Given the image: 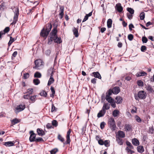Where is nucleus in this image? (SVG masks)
I'll return each instance as SVG.
<instances>
[{"label":"nucleus","mask_w":154,"mask_h":154,"mask_svg":"<svg viewBox=\"0 0 154 154\" xmlns=\"http://www.w3.org/2000/svg\"><path fill=\"white\" fill-rule=\"evenodd\" d=\"M52 27V26L51 24H47L46 25L45 29L44 28L42 30L40 33L41 35L46 38L48 35L49 32L51 31Z\"/></svg>","instance_id":"obj_1"},{"label":"nucleus","mask_w":154,"mask_h":154,"mask_svg":"<svg viewBox=\"0 0 154 154\" xmlns=\"http://www.w3.org/2000/svg\"><path fill=\"white\" fill-rule=\"evenodd\" d=\"M57 32V30L56 28H54L52 30L51 32L50 33L51 36L50 38L48 40V44H51L54 38L56 37Z\"/></svg>","instance_id":"obj_2"},{"label":"nucleus","mask_w":154,"mask_h":154,"mask_svg":"<svg viewBox=\"0 0 154 154\" xmlns=\"http://www.w3.org/2000/svg\"><path fill=\"white\" fill-rule=\"evenodd\" d=\"M19 14V9L18 8H16L14 10L13 21L11 24V25H13L16 23L18 20V17Z\"/></svg>","instance_id":"obj_3"},{"label":"nucleus","mask_w":154,"mask_h":154,"mask_svg":"<svg viewBox=\"0 0 154 154\" xmlns=\"http://www.w3.org/2000/svg\"><path fill=\"white\" fill-rule=\"evenodd\" d=\"M109 125L110 128L112 131H115L116 129V126L115 123L114 119L112 118L109 119Z\"/></svg>","instance_id":"obj_4"},{"label":"nucleus","mask_w":154,"mask_h":154,"mask_svg":"<svg viewBox=\"0 0 154 154\" xmlns=\"http://www.w3.org/2000/svg\"><path fill=\"white\" fill-rule=\"evenodd\" d=\"M35 66L33 67V68L37 69H40L39 67L43 65L42 61L40 59L37 60H35Z\"/></svg>","instance_id":"obj_5"},{"label":"nucleus","mask_w":154,"mask_h":154,"mask_svg":"<svg viewBox=\"0 0 154 154\" xmlns=\"http://www.w3.org/2000/svg\"><path fill=\"white\" fill-rule=\"evenodd\" d=\"M137 96L139 98L143 99L146 97V94L144 91H141L138 92Z\"/></svg>","instance_id":"obj_6"},{"label":"nucleus","mask_w":154,"mask_h":154,"mask_svg":"<svg viewBox=\"0 0 154 154\" xmlns=\"http://www.w3.org/2000/svg\"><path fill=\"white\" fill-rule=\"evenodd\" d=\"M30 134V136L29 137V140L30 142L35 141L36 140V134H35L33 131H31L29 132Z\"/></svg>","instance_id":"obj_7"},{"label":"nucleus","mask_w":154,"mask_h":154,"mask_svg":"<svg viewBox=\"0 0 154 154\" xmlns=\"http://www.w3.org/2000/svg\"><path fill=\"white\" fill-rule=\"evenodd\" d=\"M33 92V89L32 88H29L27 90V93L28 94L25 95L23 96V98L25 99H30V97L29 95H28V94H32Z\"/></svg>","instance_id":"obj_8"},{"label":"nucleus","mask_w":154,"mask_h":154,"mask_svg":"<svg viewBox=\"0 0 154 154\" xmlns=\"http://www.w3.org/2000/svg\"><path fill=\"white\" fill-rule=\"evenodd\" d=\"M25 108V106L24 105H20L18 106L16 108V110L15 112L16 113L23 111Z\"/></svg>","instance_id":"obj_9"},{"label":"nucleus","mask_w":154,"mask_h":154,"mask_svg":"<svg viewBox=\"0 0 154 154\" xmlns=\"http://www.w3.org/2000/svg\"><path fill=\"white\" fill-rule=\"evenodd\" d=\"M115 8L119 12H122L123 9V8L121 4L120 3L116 4L115 6Z\"/></svg>","instance_id":"obj_10"},{"label":"nucleus","mask_w":154,"mask_h":154,"mask_svg":"<svg viewBox=\"0 0 154 154\" xmlns=\"http://www.w3.org/2000/svg\"><path fill=\"white\" fill-rule=\"evenodd\" d=\"M71 130L69 129L67 133L66 136V138L67 139L66 141V144H69L70 142V134L71 133Z\"/></svg>","instance_id":"obj_11"},{"label":"nucleus","mask_w":154,"mask_h":154,"mask_svg":"<svg viewBox=\"0 0 154 154\" xmlns=\"http://www.w3.org/2000/svg\"><path fill=\"white\" fill-rule=\"evenodd\" d=\"M37 132L39 136H42L45 134V132L41 128H38L37 129Z\"/></svg>","instance_id":"obj_12"},{"label":"nucleus","mask_w":154,"mask_h":154,"mask_svg":"<svg viewBox=\"0 0 154 154\" xmlns=\"http://www.w3.org/2000/svg\"><path fill=\"white\" fill-rule=\"evenodd\" d=\"M118 137H119L120 138H124L125 137V134L124 132L121 131H119L118 132Z\"/></svg>","instance_id":"obj_13"},{"label":"nucleus","mask_w":154,"mask_h":154,"mask_svg":"<svg viewBox=\"0 0 154 154\" xmlns=\"http://www.w3.org/2000/svg\"><path fill=\"white\" fill-rule=\"evenodd\" d=\"M106 112V111H104L101 109L98 113L97 115V117L98 118L103 116Z\"/></svg>","instance_id":"obj_14"},{"label":"nucleus","mask_w":154,"mask_h":154,"mask_svg":"<svg viewBox=\"0 0 154 154\" xmlns=\"http://www.w3.org/2000/svg\"><path fill=\"white\" fill-rule=\"evenodd\" d=\"M112 90L113 91V93L115 94L119 93L120 91L119 87H113Z\"/></svg>","instance_id":"obj_15"},{"label":"nucleus","mask_w":154,"mask_h":154,"mask_svg":"<svg viewBox=\"0 0 154 154\" xmlns=\"http://www.w3.org/2000/svg\"><path fill=\"white\" fill-rule=\"evenodd\" d=\"M116 102L117 104H120L122 102V98L120 96H117L115 98Z\"/></svg>","instance_id":"obj_16"},{"label":"nucleus","mask_w":154,"mask_h":154,"mask_svg":"<svg viewBox=\"0 0 154 154\" xmlns=\"http://www.w3.org/2000/svg\"><path fill=\"white\" fill-rule=\"evenodd\" d=\"M110 108V105L108 103H104L102 109L104 111L109 109Z\"/></svg>","instance_id":"obj_17"},{"label":"nucleus","mask_w":154,"mask_h":154,"mask_svg":"<svg viewBox=\"0 0 154 154\" xmlns=\"http://www.w3.org/2000/svg\"><path fill=\"white\" fill-rule=\"evenodd\" d=\"M147 75V73L143 71L137 72L136 74L137 77L144 76Z\"/></svg>","instance_id":"obj_18"},{"label":"nucleus","mask_w":154,"mask_h":154,"mask_svg":"<svg viewBox=\"0 0 154 154\" xmlns=\"http://www.w3.org/2000/svg\"><path fill=\"white\" fill-rule=\"evenodd\" d=\"M93 76L95 77L101 79V77L99 73L98 72H94L92 73Z\"/></svg>","instance_id":"obj_19"},{"label":"nucleus","mask_w":154,"mask_h":154,"mask_svg":"<svg viewBox=\"0 0 154 154\" xmlns=\"http://www.w3.org/2000/svg\"><path fill=\"white\" fill-rule=\"evenodd\" d=\"M116 141L118 143L119 145H122L123 144V140L121 138L119 137H116Z\"/></svg>","instance_id":"obj_20"},{"label":"nucleus","mask_w":154,"mask_h":154,"mask_svg":"<svg viewBox=\"0 0 154 154\" xmlns=\"http://www.w3.org/2000/svg\"><path fill=\"white\" fill-rule=\"evenodd\" d=\"M14 143L15 142L13 141H8L5 142L4 145L7 146H12L14 145Z\"/></svg>","instance_id":"obj_21"},{"label":"nucleus","mask_w":154,"mask_h":154,"mask_svg":"<svg viewBox=\"0 0 154 154\" xmlns=\"http://www.w3.org/2000/svg\"><path fill=\"white\" fill-rule=\"evenodd\" d=\"M132 144L135 146H137L139 144V140L136 138H134L132 140Z\"/></svg>","instance_id":"obj_22"},{"label":"nucleus","mask_w":154,"mask_h":154,"mask_svg":"<svg viewBox=\"0 0 154 154\" xmlns=\"http://www.w3.org/2000/svg\"><path fill=\"white\" fill-rule=\"evenodd\" d=\"M54 42L58 44H60L62 42V40L61 38L58 37L57 35L56 37H55L54 39Z\"/></svg>","instance_id":"obj_23"},{"label":"nucleus","mask_w":154,"mask_h":154,"mask_svg":"<svg viewBox=\"0 0 154 154\" xmlns=\"http://www.w3.org/2000/svg\"><path fill=\"white\" fill-rule=\"evenodd\" d=\"M125 131H130L132 130V127L129 124H126L125 125Z\"/></svg>","instance_id":"obj_24"},{"label":"nucleus","mask_w":154,"mask_h":154,"mask_svg":"<svg viewBox=\"0 0 154 154\" xmlns=\"http://www.w3.org/2000/svg\"><path fill=\"white\" fill-rule=\"evenodd\" d=\"M54 80L53 77V76H52V75H51L50 78L49 80L48 83V86H50L51 84L54 82Z\"/></svg>","instance_id":"obj_25"},{"label":"nucleus","mask_w":154,"mask_h":154,"mask_svg":"<svg viewBox=\"0 0 154 154\" xmlns=\"http://www.w3.org/2000/svg\"><path fill=\"white\" fill-rule=\"evenodd\" d=\"M106 99L109 103L112 102V101H114V99H112L110 96L109 95H106Z\"/></svg>","instance_id":"obj_26"},{"label":"nucleus","mask_w":154,"mask_h":154,"mask_svg":"<svg viewBox=\"0 0 154 154\" xmlns=\"http://www.w3.org/2000/svg\"><path fill=\"white\" fill-rule=\"evenodd\" d=\"M60 12L59 15L60 16V18H62L63 15L64 7H60Z\"/></svg>","instance_id":"obj_27"},{"label":"nucleus","mask_w":154,"mask_h":154,"mask_svg":"<svg viewBox=\"0 0 154 154\" xmlns=\"http://www.w3.org/2000/svg\"><path fill=\"white\" fill-rule=\"evenodd\" d=\"M39 94L41 96L45 97H46L47 95V92L44 90H42Z\"/></svg>","instance_id":"obj_28"},{"label":"nucleus","mask_w":154,"mask_h":154,"mask_svg":"<svg viewBox=\"0 0 154 154\" xmlns=\"http://www.w3.org/2000/svg\"><path fill=\"white\" fill-rule=\"evenodd\" d=\"M112 21L110 19H109L107 21V26L108 28H110L112 27Z\"/></svg>","instance_id":"obj_29"},{"label":"nucleus","mask_w":154,"mask_h":154,"mask_svg":"<svg viewBox=\"0 0 154 154\" xmlns=\"http://www.w3.org/2000/svg\"><path fill=\"white\" fill-rule=\"evenodd\" d=\"M137 150L138 152L142 153L144 151V148L142 146H139L137 147Z\"/></svg>","instance_id":"obj_30"},{"label":"nucleus","mask_w":154,"mask_h":154,"mask_svg":"<svg viewBox=\"0 0 154 154\" xmlns=\"http://www.w3.org/2000/svg\"><path fill=\"white\" fill-rule=\"evenodd\" d=\"M53 69V68L52 67H51L50 69H48L47 72L48 75L50 74L51 75H52V76H53L54 74Z\"/></svg>","instance_id":"obj_31"},{"label":"nucleus","mask_w":154,"mask_h":154,"mask_svg":"<svg viewBox=\"0 0 154 154\" xmlns=\"http://www.w3.org/2000/svg\"><path fill=\"white\" fill-rule=\"evenodd\" d=\"M119 113V111L117 110H115L112 113V115L114 117H117Z\"/></svg>","instance_id":"obj_32"},{"label":"nucleus","mask_w":154,"mask_h":154,"mask_svg":"<svg viewBox=\"0 0 154 154\" xmlns=\"http://www.w3.org/2000/svg\"><path fill=\"white\" fill-rule=\"evenodd\" d=\"M126 145L128 146V147L130 149H133L134 148V147L131 144V143L128 141H126Z\"/></svg>","instance_id":"obj_33"},{"label":"nucleus","mask_w":154,"mask_h":154,"mask_svg":"<svg viewBox=\"0 0 154 154\" xmlns=\"http://www.w3.org/2000/svg\"><path fill=\"white\" fill-rule=\"evenodd\" d=\"M34 76L35 78H40L42 76V75L39 72H37L35 73Z\"/></svg>","instance_id":"obj_34"},{"label":"nucleus","mask_w":154,"mask_h":154,"mask_svg":"<svg viewBox=\"0 0 154 154\" xmlns=\"http://www.w3.org/2000/svg\"><path fill=\"white\" fill-rule=\"evenodd\" d=\"M73 32L75 37H78V29L75 28H74L73 30Z\"/></svg>","instance_id":"obj_35"},{"label":"nucleus","mask_w":154,"mask_h":154,"mask_svg":"<svg viewBox=\"0 0 154 154\" xmlns=\"http://www.w3.org/2000/svg\"><path fill=\"white\" fill-rule=\"evenodd\" d=\"M33 82L35 85H37L40 83V81L38 79H35L33 80Z\"/></svg>","instance_id":"obj_36"},{"label":"nucleus","mask_w":154,"mask_h":154,"mask_svg":"<svg viewBox=\"0 0 154 154\" xmlns=\"http://www.w3.org/2000/svg\"><path fill=\"white\" fill-rule=\"evenodd\" d=\"M127 11L131 14H134V10L131 8H127Z\"/></svg>","instance_id":"obj_37"},{"label":"nucleus","mask_w":154,"mask_h":154,"mask_svg":"<svg viewBox=\"0 0 154 154\" xmlns=\"http://www.w3.org/2000/svg\"><path fill=\"white\" fill-rule=\"evenodd\" d=\"M137 84L139 86L142 87L143 85V82L140 80H138L137 82Z\"/></svg>","instance_id":"obj_38"},{"label":"nucleus","mask_w":154,"mask_h":154,"mask_svg":"<svg viewBox=\"0 0 154 154\" xmlns=\"http://www.w3.org/2000/svg\"><path fill=\"white\" fill-rule=\"evenodd\" d=\"M51 90L52 92V94H51L50 96L51 97H53L54 95L55 94V91L54 88V87H51Z\"/></svg>","instance_id":"obj_39"},{"label":"nucleus","mask_w":154,"mask_h":154,"mask_svg":"<svg viewBox=\"0 0 154 154\" xmlns=\"http://www.w3.org/2000/svg\"><path fill=\"white\" fill-rule=\"evenodd\" d=\"M145 14L144 12H141L140 14V20H143L145 18Z\"/></svg>","instance_id":"obj_40"},{"label":"nucleus","mask_w":154,"mask_h":154,"mask_svg":"<svg viewBox=\"0 0 154 154\" xmlns=\"http://www.w3.org/2000/svg\"><path fill=\"white\" fill-rule=\"evenodd\" d=\"M109 142L110 141L109 140H105L104 142V145L106 147H108L109 146Z\"/></svg>","instance_id":"obj_41"},{"label":"nucleus","mask_w":154,"mask_h":154,"mask_svg":"<svg viewBox=\"0 0 154 154\" xmlns=\"http://www.w3.org/2000/svg\"><path fill=\"white\" fill-rule=\"evenodd\" d=\"M57 137L58 139L61 142L63 143L64 142V139L59 134L58 136Z\"/></svg>","instance_id":"obj_42"},{"label":"nucleus","mask_w":154,"mask_h":154,"mask_svg":"<svg viewBox=\"0 0 154 154\" xmlns=\"http://www.w3.org/2000/svg\"><path fill=\"white\" fill-rule=\"evenodd\" d=\"M58 150L57 148H54L50 151L51 154H55L58 151Z\"/></svg>","instance_id":"obj_43"},{"label":"nucleus","mask_w":154,"mask_h":154,"mask_svg":"<svg viewBox=\"0 0 154 154\" xmlns=\"http://www.w3.org/2000/svg\"><path fill=\"white\" fill-rule=\"evenodd\" d=\"M14 41V38H12V37H10V40L8 43V45L10 46L11 44L13 43Z\"/></svg>","instance_id":"obj_44"},{"label":"nucleus","mask_w":154,"mask_h":154,"mask_svg":"<svg viewBox=\"0 0 154 154\" xmlns=\"http://www.w3.org/2000/svg\"><path fill=\"white\" fill-rule=\"evenodd\" d=\"M35 141L36 142H44V140L42 138L39 137L36 139Z\"/></svg>","instance_id":"obj_45"},{"label":"nucleus","mask_w":154,"mask_h":154,"mask_svg":"<svg viewBox=\"0 0 154 154\" xmlns=\"http://www.w3.org/2000/svg\"><path fill=\"white\" fill-rule=\"evenodd\" d=\"M52 124L53 126L57 127L58 125V123L57 121L56 120H53L52 122Z\"/></svg>","instance_id":"obj_46"},{"label":"nucleus","mask_w":154,"mask_h":154,"mask_svg":"<svg viewBox=\"0 0 154 154\" xmlns=\"http://www.w3.org/2000/svg\"><path fill=\"white\" fill-rule=\"evenodd\" d=\"M135 119L137 122H141V119L140 118V117L137 116H135Z\"/></svg>","instance_id":"obj_47"},{"label":"nucleus","mask_w":154,"mask_h":154,"mask_svg":"<svg viewBox=\"0 0 154 154\" xmlns=\"http://www.w3.org/2000/svg\"><path fill=\"white\" fill-rule=\"evenodd\" d=\"M133 14H131L130 13H127V17L130 20L132 19L133 17Z\"/></svg>","instance_id":"obj_48"},{"label":"nucleus","mask_w":154,"mask_h":154,"mask_svg":"<svg viewBox=\"0 0 154 154\" xmlns=\"http://www.w3.org/2000/svg\"><path fill=\"white\" fill-rule=\"evenodd\" d=\"M148 41L147 38L145 36L143 37L142 38V41L143 43H146Z\"/></svg>","instance_id":"obj_49"},{"label":"nucleus","mask_w":154,"mask_h":154,"mask_svg":"<svg viewBox=\"0 0 154 154\" xmlns=\"http://www.w3.org/2000/svg\"><path fill=\"white\" fill-rule=\"evenodd\" d=\"M112 93H113L112 90L110 89L106 93L107 94L106 95H109L110 96L112 95Z\"/></svg>","instance_id":"obj_50"},{"label":"nucleus","mask_w":154,"mask_h":154,"mask_svg":"<svg viewBox=\"0 0 154 154\" xmlns=\"http://www.w3.org/2000/svg\"><path fill=\"white\" fill-rule=\"evenodd\" d=\"M29 77V74L28 73H26L24 74L23 78L24 79H26L28 78Z\"/></svg>","instance_id":"obj_51"},{"label":"nucleus","mask_w":154,"mask_h":154,"mask_svg":"<svg viewBox=\"0 0 154 154\" xmlns=\"http://www.w3.org/2000/svg\"><path fill=\"white\" fill-rule=\"evenodd\" d=\"M9 30H10V28H9V27H6L4 30V32H3V33H5H5H7L9 31Z\"/></svg>","instance_id":"obj_52"},{"label":"nucleus","mask_w":154,"mask_h":154,"mask_svg":"<svg viewBox=\"0 0 154 154\" xmlns=\"http://www.w3.org/2000/svg\"><path fill=\"white\" fill-rule=\"evenodd\" d=\"M128 38L131 41L133 38V35L131 34H130L128 35Z\"/></svg>","instance_id":"obj_53"},{"label":"nucleus","mask_w":154,"mask_h":154,"mask_svg":"<svg viewBox=\"0 0 154 154\" xmlns=\"http://www.w3.org/2000/svg\"><path fill=\"white\" fill-rule=\"evenodd\" d=\"M106 123L104 122H102L100 124V127L101 129H103Z\"/></svg>","instance_id":"obj_54"},{"label":"nucleus","mask_w":154,"mask_h":154,"mask_svg":"<svg viewBox=\"0 0 154 154\" xmlns=\"http://www.w3.org/2000/svg\"><path fill=\"white\" fill-rule=\"evenodd\" d=\"M12 122L14 125L19 122L18 120L17 119H14L12 120Z\"/></svg>","instance_id":"obj_55"},{"label":"nucleus","mask_w":154,"mask_h":154,"mask_svg":"<svg viewBox=\"0 0 154 154\" xmlns=\"http://www.w3.org/2000/svg\"><path fill=\"white\" fill-rule=\"evenodd\" d=\"M122 85L121 82L120 80H118L117 82L114 85L118 86H121Z\"/></svg>","instance_id":"obj_56"},{"label":"nucleus","mask_w":154,"mask_h":154,"mask_svg":"<svg viewBox=\"0 0 154 154\" xmlns=\"http://www.w3.org/2000/svg\"><path fill=\"white\" fill-rule=\"evenodd\" d=\"M146 49V47L144 45H143L141 47V50L142 52H144Z\"/></svg>","instance_id":"obj_57"},{"label":"nucleus","mask_w":154,"mask_h":154,"mask_svg":"<svg viewBox=\"0 0 154 154\" xmlns=\"http://www.w3.org/2000/svg\"><path fill=\"white\" fill-rule=\"evenodd\" d=\"M98 143L101 145H104V141L102 139H100L98 140Z\"/></svg>","instance_id":"obj_58"},{"label":"nucleus","mask_w":154,"mask_h":154,"mask_svg":"<svg viewBox=\"0 0 154 154\" xmlns=\"http://www.w3.org/2000/svg\"><path fill=\"white\" fill-rule=\"evenodd\" d=\"M46 127L48 129L53 128L52 125L51 123H48L46 125Z\"/></svg>","instance_id":"obj_59"},{"label":"nucleus","mask_w":154,"mask_h":154,"mask_svg":"<svg viewBox=\"0 0 154 154\" xmlns=\"http://www.w3.org/2000/svg\"><path fill=\"white\" fill-rule=\"evenodd\" d=\"M36 96H31L30 97V99L32 102H34L35 100V98H36Z\"/></svg>","instance_id":"obj_60"},{"label":"nucleus","mask_w":154,"mask_h":154,"mask_svg":"<svg viewBox=\"0 0 154 154\" xmlns=\"http://www.w3.org/2000/svg\"><path fill=\"white\" fill-rule=\"evenodd\" d=\"M56 110L57 108L55 107L54 106V104H52L51 109V112H53L54 111H56Z\"/></svg>","instance_id":"obj_61"},{"label":"nucleus","mask_w":154,"mask_h":154,"mask_svg":"<svg viewBox=\"0 0 154 154\" xmlns=\"http://www.w3.org/2000/svg\"><path fill=\"white\" fill-rule=\"evenodd\" d=\"M110 103L112 107L114 108L116 107V105L115 103L114 102V101H112V102H110Z\"/></svg>","instance_id":"obj_62"},{"label":"nucleus","mask_w":154,"mask_h":154,"mask_svg":"<svg viewBox=\"0 0 154 154\" xmlns=\"http://www.w3.org/2000/svg\"><path fill=\"white\" fill-rule=\"evenodd\" d=\"M129 29L130 30H132V28H134V25H133V24H132L131 23L129 24Z\"/></svg>","instance_id":"obj_63"},{"label":"nucleus","mask_w":154,"mask_h":154,"mask_svg":"<svg viewBox=\"0 0 154 154\" xmlns=\"http://www.w3.org/2000/svg\"><path fill=\"white\" fill-rule=\"evenodd\" d=\"M51 51L50 50H47L45 52V54L48 55H49L51 54Z\"/></svg>","instance_id":"obj_64"}]
</instances>
